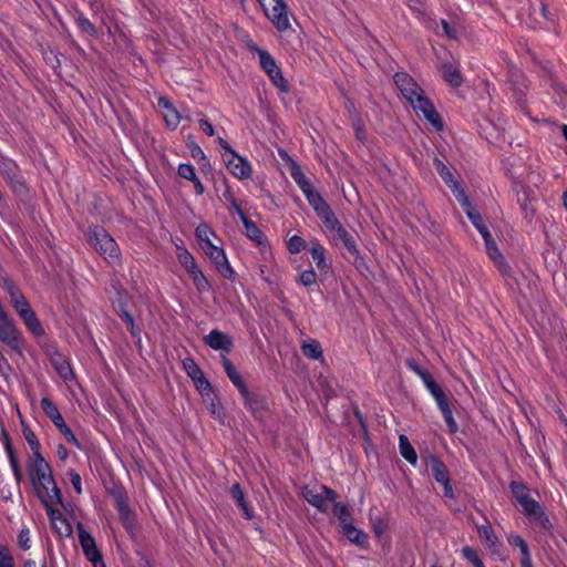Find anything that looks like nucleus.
<instances>
[{"instance_id":"39448f33","label":"nucleus","mask_w":567,"mask_h":567,"mask_svg":"<svg viewBox=\"0 0 567 567\" xmlns=\"http://www.w3.org/2000/svg\"><path fill=\"white\" fill-rule=\"evenodd\" d=\"M302 497L313 507L322 513H327L330 502H334L336 493L324 485H307L302 488Z\"/></svg>"},{"instance_id":"6e6552de","label":"nucleus","mask_w":567,"mask_h":567,"mask_svg":"<svg viewBox=\"0 0 567 567\" xmlns=\"http://www.w3.org/2000/svg\"><path fill=\"white\" fill-rule=\"evenodd\" d=\"M423 384L426 388V390L431 393V395L434 398L447 425H455L449 399L444 391L442 390V388L440 386V384L432 378L431 374L423 380Z\"/></svg>"},{"instance_id":"338daca9","label":"nucleus","mask_w":567,"mask_h":567,"mask_svg":"<svg viewBox=\"0 0 567 567\" xmlns=\"http://www.w3.org/2000/svg\"><path fill=\"white\" fill-rule=\"evenodd\" d=\"M229 209L236 213L240 219L241 215H245L239 205L237 204V202L233 197L229 198Z\"/></svg>"},{"instance_id":"37998d69","label":"nucleus","mask_w":567,"mask_h":567,"mask_svg":"<svg viewBox=\"0 0 567 567\" xmlns=\"http://www.w3.org/2000/svg\"><path fill=\"white\" fill-rule=\"evenodd\" d=\"M306 246V240L298 235L291 236L287 241V249L290 254H299Z\"/></svg>"},{"instance_id":"1a4fd4ad","label":"nucleus","mask_w":567,"mask_h":567,"mask_svg":"<svg viewBox=\"0 0 567 567\" xmlns=\"http://www.w3.org/2000/svg\"><path fill=\"white\" fill-rule=\"evenodd\" d=\"M326 228L329 229L333 234L334 240H340L347 251L354 257V262L359 259L361 260L357 244L353 237L346 230V228L340 224V221L334 216L329 221L324 224ZM358 266V264H355Z\"/></svg>"},{"instance_id":"5fc2aeb1","label":"nucleus","mask_w":567,"mask_h":567,"mask_svg":"<svg viewBox=\"0 0 567 567\" xmlns=\"http://www.w3.org/2000/svg\"><path fill=\"white\" fill-rule=\"evenodd\" d=\"M12 307L14 308L20 318L25 317L27 315L33 311L25 298L21 299Z\"/></svg>"},{"instance_id":"8fccbe9b","label":"nucleus","mask_w":567,"mask_h":567,"mask_svg":"<svg viewBox=\"0 0 567 567\" xmlns=\"http://www.w3.org/2000/svg\"><path fill=\"white\" fill-rule=\"evenodd\" d=\"M298 281L305 287H311L317 284V274L312 269L303 270L299 275Z\"/></svg>"},{"instance_id":"864d4df0","label":"nucleus","mask_w":567,"mask_h":567,"mask_svg":"<svg viewBox=\"0 0 567 567\" xmlns=\"http://www.w3.org/2000/svg\"><path fill=\"white\" fill-rule=\"evenodd\" d=\"M406 367L413 371L417 377H420V379L423 381L424 379H426V377L430 375V373L424 370L423 368H421L414 360L412 359H409L406 360L405 362Z\"/></svg>"},{"instance_id":"49530a36","label":"nucleus","mask_w":567,"mask_h":567,"mask_svg":"<svg viewBox=\"0 0 567 567\" xmlns=\"http://www.w3.org/2000/svg\"><path fill=\"white\" fill-rule=\"evenodd\" d=\"M23 434H24V437H25L28 444L30 445V449L33 453L34 458H37V456L41 455V454H40V443H39L35 434L33 433L31 427H24Z\"/></svg>"},{"instance_id":"7c9ffc66","label":"nucleus","mask_w":567,"mask_h":567,"mask_svg":"<svg viewBox=\"0 0 567 567\" xmlns=\"http://www.w3.org/2000/svg\"><path fill=\"white\" fill-rule=\"evenodd\" d=\"M41 408L45 415L53 422L54 425H65L61 413L58 408L47 398L41 399Z\"/></svg>"},{"instance_id":"a878e982","label":"nucleus","mask_w":567,"mask_h":567,"mask_svg":"<svg viewBox=\"0 0 567 567\" xmlns=\"http://www.w3.org/2000/svg\"><path fill=\"white\" fill-rule=\"evenodd\" d=\"M246 406L256 415L261 416V414L267 409V403L264 396L258 393L249 391V398H243Z\"/></svg>"},{"instance_id":"9d476101","label":"nucleus","mask_w":567,"mask_h":567,"mask_svg":"<svg viewBox=\"0 0 567 567\" xmlns=\"http://www.w3.org/2000/svg\"><path fill=\"white\" fill-rule=\"evenodd\" d=\"M523 513L528 517L530 522L538 525L544 530H549L551 528V523L544 512L543 507L539 505L537 501L533 497H528L522 504Z\"/></svg>"},{"instance_id":"774afa93","label":"nucleus","mask_w":567,"mask_h":567,"mask_svg":"<svg viewBox=\"0 0 567 567\" xmlns=\"http://www.w3.org/2000/svg\"><path fill=\"white\" fill-rule=\"evenodd\" d=\"M192 183L194 184L195 193L197 195H202L205 192V187L198 177L192 181Z\"/></svg>"},{"instance_id":"6ab92c4d","label":"nucleus","mask_w":567,"mask_h":567,"mask_svg":"<svg viewBox=\"0 0 567 567\" xmlns=\"http://www.w3.org/2000/svg\"><path fill=\"white\" fill-rule=\"evenodd\" d=\"M434 168L444 181V183L451 188L456 199L460 195H466L463 188H461L458 182L454 178L449 167L440 158H434Z\"/></svg>"},{"instance_id":"79ce46f5","label":"nucleus","mask_w":567,"mask_h":567,"mask_svg":"<svg viewBox=\"0 0 567 567\" xmlns=\"http://www.w3.org/2000/svg\"><path fill=\"white\" fill-rule=\"evenodd\" d=\"M462 555L474 567H485L476 549L465 546L462 549Z\"/></svg>"},{"instance_id":"f257e3e1","label":"nucleus","mask_w":567,"mask_h":567,"mask_svg":"<svg viewBox=\"0 0 567 567\" xmlns=\"http://www.w3.org/2000/svg\"><path fill=\"white\" fill-rule=\"evenodd\" d=\"M394 83L403 97L410 103L417 115L423 117L434 127L435 131H442L443 123L434 105L424 95L420 85L405 72H399L394 75Z\"/></svg>"},{"instance_id":"4468645a","label":"nucleus","mask_w":567,"mask_h":567,"mask_svg":"<svg viewBox=\"0 0 567 567\" xmlns=\"http://www.w3.org/2000/svg\"><path fill=\"white\" fill-rule=\"evenodd\" d=\"M203 341L210 349L221 352V355L229 353L234 347L233 338L217 329H214L206 334Z\"/></svg>"},{"instance_id":"c9c22d12","label":"nucleus","mask_w":567,"mask_h":567,"mask_svg":"<svg viewBox=\"0 0 567 567\" xmlns=\"http://www.w3.org/2000/svg\"><path fill=\"white\" fill-rule=\"evenodd\" d=\"M290 174H291L292 179L299 186V188L301 189L302 193L305 190H307L308 188H310L311 186H313L310 183V181L305 176V174L302 173V171L298 164L292 163V165L290 167Z\"/></svg>"},{"instance_id":"412c9836","label":"nucleus","mask_w":567,"mask_h":567,"mask_svg":"<svg viewBox=\"0 0 567 567\" xmlns=\"http://www.w3.org/2000/svg\"><path fill=\"white\" fill-rule=\"evenodd\" d=\"M51 364L62 380L72 381L74 379V372L71 364L62 354L55 353L52 355Z\"/></svg>"},{"instance_id":"4d7b16f0","label":"nucleus","mask_w":567,"mask_h":567,"mask_svg":"<svg viewBox=\"0 0 567 567\" xmlns=\"http://www.w3.org/2000/svg\"><path fill=\"white\" fill-rule=\"evenodd\" d=\"M68 475H69L70 482H71L73 488L75 489V492L78 494H81L82 493V480H81L80 474L78 472H75L74 470H70L68 472Z\"/></svg>"},{"instance_id":"09e8293b","label":"nucleus","mask_w":567,"mask_h":567,"mask_svg":"<svg viewBox=\"0 0 567 567\" xmlns=\"http://www.w3.org/2000/svg\"><path fill=\"white\" fill-rule=\"evenodd\" d=\"M177 173L182 178L187 181L196 179L197 175L195 172V167L189 163H182L178 165Z\"/></svg>"},{"instance_id":"052dcab7","label":"nucleus","mask_w":567,"mask_h":567,"mask_svg":"<svg viewBox=\"0 0 567 567\" xmlns=\"http://www.w3.org/2000/svg\"><path fill=\"white\" fill-rule=\"evenodd\" d=\"M352 125L355 131L357 138L360 141H363L365 135H364V126H363V123L361 122V120H359V118L354 120Z\"/></svg>"},{"instance_id":"58836bf2","label":"nucleus","mask_w":567,"mask_h":567,"mask_svg":"<svg viewBox=\"0 0 567 567\" xmlns=\"http://www.w3.org/2000/svg\"><path fill=\"white\" fill-rule=\"evenodd\" d=\"M333 505L332 512L333 515L338 517L341 526L344 524L351 522V514L349 512V508L346 504L339 503V502H330V505Z\"/></svg>"},{"instance_id":"603ef678","label":"nucleus","mask_w":567,"mask_h":567,"mask_svg":"<svg viewBox=\"0 0 567 567\" xmlns=\"http://www.w3.org/2000/svg\"><path fill=\"white\" fill-rule=\"evenodd\" d=\"M18 543L21 549L28 550L31 547L30 532L28 528H22L18 536Z\"/></svg>"},{"instance_id":"2f4dec72","label":"nucleus","mask_w":567,"mask_h":567,"mask_svg":"<svg viewBox=\"0 0 567 567\" xmlns=\"http://www.w3.org/2000/svg\"><path fill=\"white\" fill-rule=\"evenodd\" d=\"M477 533L481 540L489 548L494 549L498 544V538L493 532L489 524L477 526Z\"/></svg>"},{"instance_id":"69168bd1","label":"nucleus","mask_w":567,"mask_h":567,"mask_svg":"<svg viewBox=\"0 0 567 567\" xmlns=\"http://www.w3.org/2000/svg\"><path fill=\"white\" fill-rule=\"evenodd\" d=\"M441 24H442V28H443V30H444V33H445V35H446L447 38H450V39H455V38H456V35H455V33H454L453 29L451 28V25L449 24V22H447L446 20H442V21H441Z\"/></svg>"},{"instance_id":"7ed1b4c3","label":"nucleus","mask_w":567,"mask_h":567,"mask_svg":"<svg viewBox=\"0 0 567 567\" xmlns=\"http://www.w3.org/2000/svg\"><path fill=\"white\" fill-rule=\"evenodd\" d=\"M89 241L109 264L115 265L120 261L121 251L116 241L102 227L94 226L89 231Z\"/></svg>"},{"instance_id":"f8f14e48","label":"nucleus","mask_w":567,"mask_h":567,"mask_svg":"<svg viewBox=\"0 0 567 567\" xmlns=\"http://www.w3.org/2000/svg\"><path fill=\"white\" fill-rule=\"evenodd\" d=\"M183 367L186 374L192 379L199 393L203 396H209L213 393L212 385L198 364L193 359L187 358L183 361Z\"/></svg>"},{"instance_id":"4c0bfd02","label":"nucleus","mask_w":567,"mask_h":567,"mask_svg":"<svg viewBox=\"0 0 567 567\" xmlns=\"http://www.w3.org/2000/svg\"><path fill=\"white\" fill-rule=\"evenodd\" d=\"M188 275L198 292L203 293L209 290L210 285L199 268L194 271L192 270Z\"/></svg>"},{"instance_id":"473e14b6","label":"nucleus","mask_w":567,"mask_h":567,"mask_svg":"<svg viewBox=\"0 0 567 567\" xmlns=\"http://www.w3.org/2000/svg\"><path fill=\"white\" fill-rule=\"evenodd\" d=\"M343 535L351 542L358 545H362L367 542V536L360 529H357L351 522L341 526Z\"/></svg>"},{"instance_id":"a211bd4d","label":"nucleus","mask_w":567,"mask_h":567,"mask_svg":"<svg viewBox=\"0 0 567 567\" xmlns=\"http://www.w3.org/2000/svg\"><path fill=\"white\" fill-rule=\"evenodd\" d=\"M457 202L463 207L466 213L468 219L472 221L474 227L480 231L483 238L488 237L491 233L486 228L483 223L482 216L476 212V209L471 205L466 195H460Z\"/></svg>"},{"instance_id":"c85d7f7f","label":"nucleus","mask_w":567,"mask_h":567,"mask_svg":"<svg viewBox=\"0 0 567 567\" xmlns=\"http://www.w3.org/2000/svg\"><path fill=\"white\" fill-rule=\"evenodd\" d=\"M442 75L444 80L454 87L460 86L463 82L458 68L451 63L442 65Z\"/></svg>"},{"instance_id":"bb28decb","label":"nucleus","mask_w":567,"mask_h":567,"mask_svg":"<svg viewBox=\"0 0 567 567\" xmlns=\"http://www.w3.org/2000/svg\"><path fill=\"white\" fill-rule=\"evenodd\" d=\"M326 254V248L317 239L311 241L310 255L319 270L328 269Z\"/></svg>"},{"instance_id":"6e6d98bb","label":"nucleus","mask_w":567,"mask_h":567,"mask_svg":"<svg viewBox=\"0 0 567 567\" xmlns=\"http://www.w3.org/2000/svg\"><path fill=\"white\" fill-rule=\"evenodd\" d=\"M0 567H13V559L8 548L0 544Z\"/></svg>"},{"instance_id":"bf43d9fd","label":"nucleus","mask_w":567,"mask_h":567,"mask_svg":"<svg viewBox=\"0 0 567 567\" xmlns=\"http://www.w3.org/2000/svg\"><path fill=\"white\" fill-rule=\"evenodd\" d=\"M60 430L68 443L73 444L74 446L81 449V445H80L75 434L72 432L71 427H60Z\"/></svg>"},{"instance_id":"3c124183","label":"nucleus","mask_w":567,"mask_h":567,"mask_svg":"<svg viewBox=\"0 0 567 567\" xmlns=\"http://www.w3.org/2000/svg\"><path fill=\"white\" fill-rule=\"evenodd\" d=\"M221 364H223L225 373L227 374L229 380H233L234 378H236L240 374L237 371L236 367L231 363V361L226 355H221Z\"/></svg>"},{"instance_id":"f704fd0d","label":"nucleus","mask_w":567,"mask_h":567,"mask_svg":"<svg viewBox=\"0 0 567 567\" xmlns=\"http://www.w3.org/2000/svg\"><path fill=\"white\" fill-rule=\"evenodd\" d=\"M240 220L244 224L247 237L250 238L251 240H254L255 243L259 244V245L262 244L264 235L260 231V229L256 226V224L254 221L249 220L246 217V215H241V219Z\"/></svg>"},{"instance_id":"f03ea898","label":"nucleus","mask_w":567,"mask_h":567,"mask_svg":"<svg viewBox=\"0 0 567 567\" xmlns=\"http://www.w3.org/2000/svg\"><path fill=\"white\" fill-rule=\"evenodd\" d=\"M30 476L37 495L45 507L62 503L61 493L54 482L50 465L42 455L34 458Z\"/></svg>"},{"instance_id":"c03bdc74","label":"nucleus","mask_w":567,"mask_h":567,"mask_svg":"<svg viewBox=\"0 0 567 567\" xmlns=\"http://www.w3.org/2000/svg\"><path fill=\"white\" fill-rule=\"evenodd\" d=\"M507 540H508L509 545L516 546L519 548L520 555H522L520 558L530 557L528 546L522 536L511 535V536H508Z\"/></svg>"},{"instance_id":"9b49d317","label":"nucleus","mask_w":567,"mask_h":567,"mask_svg":"<svg viewBox=\"0 0 567 567\" xmlns=\"http://www.w3.org/2000/svg\"><path fill=\"white\" fill-rule=\"evenodd\" d=\"M204 254L215 264L217 270L225 277L231 278L234 270L229 265L225 251L213 243L202 244Z\"/></svg>"},{"instance_id":"423d86ee","label":"nucleus","mask_w":567,"mask_h":567,"mask_svg":"<svg viewBox=\"0 0 567 567\" xmlns=\"http://www.w3.org/2000/svg\"><path fill=\"white\" fill-rule=\"evenodd\" d=\"M218 143L226 152L225 161L230 174L238 179L249 178L252 173L250 163L246 158L239 156L221 137H218Z\"/></svg>"},{"instance_id":"cd10ccee","label":"nucleus","mask_w":567,"mask_h":567,"mask_svg":"<svg viewBox=\"0 0 567 567\" xmlns=\"http://www.w3.org/2000/svg\"><path fill=\"white\" fill-rule=\"evenodd\" d=\"M399 451L404 460H406L411 465H416L417 455L414 447L411 445L409 439L404 434H400L399 436Z\"/></svg>"},{"instance_id":"a18cd8bd","label":"nucleus","mask_w":567,"mask_h":567,"mask_svg":"<svg viewBox=\"0 0 567 567\" xmlns=\"http://www.w3.org/2000/svg\"><path fill=\"white\" fill-rule=\"evenodd\" d=\"M2 434H3V439H4V446H6V451L8 453V456H9V460H10V464H11V467L13 470V473H14V476L18 481H20L21 478V472H20V468L18 466V463H17V460L13 455V452H12V447H11V444L9 443V440H8V435L6 434L4 431H2Z\"/></svg>"},{"instance_id":"680f3d73","label":"nucleus","mask_w":567,"mask_h":567,"mask_svg":"<svg viewBox=\"0 0 567 567\" xmlns=\"http://www.w3.org/2000/svg\"><path fill=\"white\" fill-rule=\"evenodd\" d=\"M189 148V152H190V155L193 156V158L195 159H204L205 158V154L203 152V150L195 143L190 144L188 146Z\"/></svg>"},{"instance_id":"b1692460","label":"nucleus","mask_w":567,"mask_h":567,"mask_svg":"<svg viewBox=\"0 0 567 567\" xmlns=\"http://www.w3.org/2000/svg\"><path fill=\"white\" fill-rule=\"evenodd\" d=\"M302 354L310 360H320L323 358L321 344L316 339H307L301 342Z\"/></svg>"},{"instance_id":"de8ad7c7","label":"nucleus","mask_w":567,"mask_h":567,"mask_svg":"<svg viewBox=\"0 0 567 567\" xmlns=\"http://www.w3.org/2000/svg\"><path fill=\"white\" fill-rule=\"evenodd\" d=\"M213 235L212 228L207 224H200L197 226L195 230V236L197 240L199 241V245L212 243L210 236Z\"/></svg>"},{"instance_id":"e433bc0d","label":"nucleus","mask_w":567,"mask_h":567,"mask_svg":"<svg viewBox=\"0 0 567 567\" xmlns=\"http://www.w3.org/2000/svg\"><path fill=\"white\" fill-rule=\"evenodd\" d=\"M21 319L23 320L24 324L32 334L39 337L44 333L43 327L39 319L37 318L34 311L30 312L25 317H22Z\"/></svg>"},{"instance_id":"ea45409f","label":"nucleus","mask_w":567,"mask_h":567,"mask_svg":"<svg viewBox=\"0 0 567 567\" xmlns=\"http://www.w3.org/2000/svg\"><path fill=\"white\" fill-rule=\"evenodd\" d=\"M76 27L82 31L92 37L96 35V29L90 22V20L81 12H78L74 17Z\"/></svg>"},{"instance_id":"0e129e2a","label":"nucleus","mask_w":567,"mask_h":567,"mask_svg":"<svg viewBox=\"0 0 567 567\" xmlns=\"http://www.w3.org/2000/svg\"><path fill=\"white\" fill-rule=\"evenodd\" d=\"M199 126L202 128V131L207 135V136H213L215 134V130L213 127V125L206 121V120H200L199 121Z\"/></svg>"},{"instance_id":"5701e85b","label":"nucleus","mask_w":567,"mask_h":567,"mask_svg":"<svg viewBox=\"0 0 567 567\" xmlns=\"http://www.w3.org/2000/svg\"><path fill=\"white\" fill-rule=\"evenodd\" d=\"M158 105L164 109V120L168 127L176 128L181 123L182 116L168 100L161 97Z\"/></svg>"},{"instance_id":"0eeeda50","label":"nucleus","mask_w":567,"mask_h":567,"mask_svg":"<svg viewBox=\"0 0 567 567\" xmlns=\"http://www.w3.org/2000/svg\"><path fill=\"white\" fill-rule=\"evenodd\" d=\"M266 17L279 32H285L290 28L287 6L284 0H269L266 6H261Z\"/></svg>"},{"instance_id":"72a5a7b5","label":"nucleus","mask_w":567,"mask_h":567,"mask_svg":"<svg viewBox=\"0 0 567 567\" xmlns=\"http://www.w3.org/2000/svg\"><path fill=\"white\" fill-rule=\"evenodd\" d=\"M177 259L179 264L185 268V270L190 274L192 270L198 269V266L195 261L193 255L184 247H177Z\"/></svg>"},{"instance_id":"a19ab883","label":"nucleus","mask_w":567,"mask_h":567,"mask_svg":"<svg viewBox=\"0 0 567 567\" xmlns=\"http://www.w3.org/2000/svg\"><path fill=\"white\" fill-rule=\"evenodd\" d=\"M509 487L518 504H522V502L530 497L529 489L523 483L512 482Z\"/></svg>"},{"instance_id":"4be33fe9","label":"nucleus","mask_w":567,"mask_h":567,"mask_svg":"<svg viewBox=\"0 0 567 567\" xmlns=\"http://www.w3.org/2000/svg\"><path fill=\"white\" fill-rule=\"evenodd\" d=\"M0 174L3 176V178L9 182L10 184H19L22 185L20 182V178L18 176V167L16 163L4 156L0 157Z\"/></svg>"},{"instance_id":"c756f323","label":"nucleus","mask_w":567,"mask_h":567,"mask_svg":"<svg viewBox=\"0 0 567 567\" xmlns=\"http://www.w3.org/2000/svg\"><path fill=\"white\" fill-rule=\"evenodd\" d=\"M230 495L231 497L235 499V502L237 503L238 507L244 512L245 514V517L247 519H251L252 518V512L251 509L249 508L246 499H245V495H244V492L240 487V485L238 483L234 484L230 488Z\"/></svg>"},{"instance_id":"f3484780","label":"nucleus","mask_w":567,"mask_h":567,"mask_svg":"<svg viewBox=\"0 0 567 567\" xmlns=\"http://www.w3.org/2000/svg\"><path fill=\"white\" fill-rule=\"evenodd\" d=\"M0 341L13 351H20L22 346L21 332L18 330L14 321L11 319L0 328Z\"/></svg>"},{"instance_id":"e2e57ef3","label":"nucleus","mask_w":567,"mask_h":567,"mask_svg":"<svg viewBox=\"0 0 567 567\" xmlns=\"http://www.w3.org/2000/svg\"><path fill=\"white\" fill-rule=\"evenodd\" d=\"M117 508L122 520L126 523L128 517V508L126 503L124 501H117Z\"/></svg>"},{"instance_id":"aec40b11","label":"nucleus","mask_w":567,"mask_h":567,"mask_svg":"<svg viewBox=\"0 0 567 567\" xmlns=\"http://www.w3.org/2000/svg\"><path fill=\"white\" fill-rule=\"evenodd\" d=\"M53 505H49L47 508L48 516L50 517L52 527L62 537H69L72 534V527L69 522L62 516L60 512H55L52 508Z\"/></svg>"},{"instance_id":"2eb2a0df","label":"nucleus","mask_w":567,"mask_h":567,"mask_svg":"<svg viewBox=\"0 0 567 567\" xmlns=\"http://www.w3.org/2000/svg\"><path fill=\"white\" fill-rule=\"evenodd\" d=\"M78 529L79 542L86 559L90 560L93 565L102 563V554L99 550L93 536L89 532H86L81 525H79Z\"/></svg>"},{"instance_id":"dca6fc26","label":"nucleus","mask_w":567,"mask_h":567,"mask_svg":"<svg viewBox=\"0 0 567 567\" xmlns=\"http://www.w3.org/2000/svg\"><path fill=\"white\" fill-rule=\"evenodd\" d=\"M430 466L435 481L443 486V492L446 497L453 498L454 493L450 483V477L446 472L445 465L434 456L430 457Z\"/></svg>"},{"instance_id":"20e7f679","label":"nucleus","mask_w":567,"mask_h":567,"mask_svg":"<svg viewBox=\"0 0 567 567\" xmlns=\"http://www.w3.org/2000/svg\"><path fill=\"white\" fill-rule=\"evenodd\" d=\"M250 51H254L258 54L259 64L262 70L270 78L271 82L275 86H277L280 91L287 92L288 84L285 78L282 76L281 71L279 70L275 59L264 49H260L254 43L248 44Z\"/></svg>"},{"instance_id":"13d9d810","label":"nucleus","mask_w":567,"mask_h":567,"mask_svg":"<svg viewBox=\"0 0 567 567\" xmlns=\"http://www.w3.org/2000/svg\"><path fill=\"white\" fill-rule=\"evenodd\" d=\"M230 381L238 389V391L243 398H247V399L249 398V390H248L247 385L245 384L240 374Z\"/></svg>"},{"instance_id":"393cba45","label":"nucleus","mask_w":567,"mask_h":567,"mask_svg":"<svg viewBox=\"0 0 567 567\" xmlns=\"http://www.w3.org/2000/svg\"><path fill=\"white\" fill-rule=\"evenodd\" d=\"M485 241V247L487 255L493 260V262L499 268L501 271L505 272L506 270V264L503 255L498 250L495 241L492 238V235H488V237L483 238Z\"/></svg>"},{"instance_id":"ddd939ff","label":"nucleus","mask_w":567,"mask_h":567,"mask_svg":"<svg viewBox=\"0 0 567 567\" xmlns=\"http://www.w3.org/2000/svg\"><path fill=\"white\" fill-rule=\"evenodd\" d=\"M303 195L323 225L336 216L332 209L313 186L305 190Z\"/></svg>"}]
</instances>
